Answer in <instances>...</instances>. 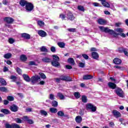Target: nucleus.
Listing matches in <instances>:
<instances>
[{
	"label": "nucleus",
	"mask_w": 128,
	"mask_h": 128,
	"mask_svg": "<svg viewBox=\"0 0 128 128\" xmlns=\"http://www.w3.org/2000/svg\"><path fill=\"white\" fill-rule=\"evenodd\" d=\"M112 114L116 118H120L121 116L120 113L116 110H114L112 111Z\"/></svg>",
	"instance_id": "10"
},
{
	"label": "nucleus",
	"mask_w": 128,
	"mask_h": 128,
	"mask_svg": "<svg viewBox=\"0 0 128 128\" xmlns=\"http://www.w3.org/2000/svg\"><path fill=\"white\" fill-rule=\"evenodd\" d=\"M10 110H12V112H18V107L14 104H13L10 106Z\"/></svg>",
	"instance_id": "13"
},
{
	"label": "nucleus",
	"mask_w": 128,
	"mask_h": 128,
	"mask_svg": "<svg viewBox=\"0 0 128 128\" xmlns=\"http://www.w3.org/2000/svg\"><path fill=\"white\" fill-rule=\"evenodd\" d=\"M113 62L115 64H122V60L118 58H115Z\"/></svg>",
	"instance_id": "18"
},
{
	"label": "nucleus",
	"mask_w": 128,
	"mask_h": 128,
	"mask_svg": "<svg viewBox=\"0 0 128 128\" xmlns=\"http://www.w3.org/2000/svg\"><path fill=\"white\" fill-rule=\"evenodd\" d=\"M58 116H64V113L62 111H59L57 113Z\"/></svg>",
	"instance_id": "43"
},
{
	"label": "nucleus",
	"mask_w": 128,
	"mask_h": 128,
	"mask_svg": "<svg viewBox=\"0 0 128 128\" xmlns=\"http://www.w3.org/2000/svg\"><path fill=\"white\" fill-rule=\"evenodd\" d=\"M66 68L67 70H72V67L70 65H66Z\"/></svg>",
	"instance_id": "61"
},
{
	"label": "nucleus",
	"mask_w": 128,
	"mask_h": 128,
	"mask_svg": "<svg viewBox=\"0 0 128 128\" xmlns=\"http://www.w3.org/2000/svg\"><path fill=\"white\" fill-rule=\"evenodd\" d=\"M38 34L42 36V38H45L46 36V32L42 30H39L38 32Z\"/></svg>",
	"instance_id": "11"
},
{
	"label": "nucleus",
	"mask_w": 128,
	"mask_h": 128,
	"mask_svg": "<svg viewBox=\"0 0 128 128\" xmlns=\"http://www.w3.org/2000/svg\"><path fill=\"white\" fill-rule=\"evenodd\" d=\"M86 110H91V111L92 112H94L96 110V107L94 106L92 104H88L86 105Z\"/></svg>",
	"instance_id": "5"
},
{
	"label": "nucleus",
	"mask_w": 128,
	"mask_h": 128,
	"mask_svg": "<svg viewBox=\"0 0 128 128\" xmlns=\"http://www.w3.org/2000/svg\"><path fill=\"white\" fill-rule=\"evenodd\" d=\"M94 76L92 75L86 74L83 76V80H92Z\"/></svg>",
	"instance_id": "22"
},
{
	"label": "nucleus",
	"mask_w": 128,
	"mask_h": 128,
	"mask_svg": "<svg viewBox=\"0 0 128 128\" xmlns=\"http://www.w3.org/2000/svg\"><path fill=\"white\" fill-rule=\"evenodd\" d=\"M61 80H65V82H72V78L68 76H61L60 77Z\"/></svg>",
	"instance_id": "7"
},
{
	"label": "nucleus",
	"mask_w": 128,
	"mask_h": 128,
	"mask_svg": "<svg viewBox=\"0 0 128 128\" xmlns=\"http://www.w3.org/2000/svg\"><path fill=\"white\" fill-rule=\"evenodd\" d=\"M16 71L18 74H22V70L20 68H16Z\"/></svg>",
	"instance_id": "48"
},
{
	"label": "nucleus",
	"mask_w": 128,
	"mask_h": 128,
	"mask_svg": "<svg viewBox=\"0 0 128 128\" xmlns=\"http://www.w3.org/2000/svg\"><path fill=\"white\" fill-rule=\"evenodd\" d=\"M53 60H56L59 62L60 60V57L56 55H52Z\"/></svg>",
	"instance_id": "36"
},
{
	"label": "nucleus",
	"mask_w": 128,
	"mask_h": 128,
	"mask_svg": "<svg viewBox=\"0 0 128 128\" xmlns=\"http://www.w3.org/2000/svg\"><path fill=\"white\" fill-rule=\"evenodd\" d=\"M68 62L72 66H74V60L73 58H68Z\"/></svg>",
	"instance_id": "24"
},
{
	"label": "nucleus",
	"mask_w": 128,
	"mask_h": 128,
	"mask_svg": "<svg viewBox=\"0 0 128 128\" xmlns=\"http://www.w3.org/2000/svg\"><path fill=\"white\" fill-rule=\"evenodd\" d=\"M5 128H12V124L10 125V124L6 123L5 124Z\"/></svg>",
	"instance_id": "52"
},
{
	"label": "nucleus",
	"mask_w": 128,
	"mask_h": 128,
	"mask_svg": "<svg viewBox=\"0 0 128 128\" xmlns=\"http://www.w3.org/2000/svg\"><path fill=\"white\" fill-rule=\"evenodd\" d=\"M49 98L52 100H54V95L53 94H50Z\"/></svg>",
	"instance_id": "58"
},
{
	"label": "nucleus",
	"mask_w": 128,
	"mask_h": 128,
	"mask_svg": "<svg viewBox=\"0 0 128 128\" xmlns=\"http://www.w3.org/2000/svg\"><path fill=\"white\" fill-rule=\"evenodd\" d=\"M29 66H37V64H36V62L34 61H30L29 62Z\"/></svg>",
	"instance_id": "54"
},
{
	"label": "nucleus",
	"mask_w": 128,
	"mask_h": 128,
	"mask_svg": "<svg viewBox=\"0 0 128 128\" xmlns=\"http://www.w3.org/2000/svg\"><path fill=\"white\" fill-rule=\"evenodd\" d=\"M82 56L84 58V60H88V56L86 54H82Z\"/></svg>",
	"instance_id": "56"
},
{
	"label": "nucleus",
	"mask_w": 128,
	"mask_h": 128,
	"mask_svg": "<svg viewBox=\"0 0 128 128\" xmlns=\"http://www.w3.org/2000/svg\"><path fill=\"white\" fill-rule=\"evenodd\" d=\"M98 24H100V26H104L106 24L107 22L106 20L103 18H99L98 20Z\"/></svg>",
	"instance_id": "8"
},
{
	"label": "nucleus",
	"mask_w": 128,
	"mask_h": 128,
	"mask_svg": "<svg viewBox=\"0 0 128 128\" xmlns=\"http://www.w3.org/2000/svg\"><path fill=\"white\" fill-rule=\"evenodd\" d=\"M84 64L82 62L79 63V66L80 68H84Z\"/></svg>",
	"instance_id": "62"
},
{
	"label": "nucleus",
	"mask_w": 128,
	"mask_h": 128,
	"mask_svg": "<svg viewBox=\"0 0 128 128\" xmlns=\"http://www.w3.org/2000/svg\"><path fill=\"white\" fill-rule=\"evenodd\" d=\"M115 31L117 32H120V34H122V32H124V29L122 28H117L115 29Z\"/></svg>",
	"instance_id": "37"
},
{
	"label": "nucleus",
	"mask_w": 128,
	"mask_h": 128,
	"mask_svg": "<svg viewBox=\"0 0 128 128\" xmlns=\"http://www.w3.org/2000/svg\"><path fill=\"white\" fill-rule=\"evenodd\" d=\"M34 4L30 2H28L26 4V6H25V9L27 12H32V10H34Z\"/></svg>",
	"instance_id": "2"
},
{
	"label": "nucleus",
	"mask_w": 128,
	"mask_h": 128,
	"mask_svg": "<svg viewBox=\"0 0 128 128\" xmlns=\"http://www.w3.org/2000/svg\"><path fill=\"white\" fill-rule=\"evenodd\" d=\"M40 80V77L38 75H35L30 78V82H31L32 84H35Z\"/></svg>",
	"instance_id": "3"
},
{
	"label": "nucleus",
	"mask_w": 128,
	"mask_h": 128,
	"mask_svg": "<svg viewBox=\"0 0 128 128\" xmlns=\"http://www.w3.org/2000/svg\"><path fill=\"white\" fill-rule=\"evenodd\" d=\"M36 22L40 28H44V21L38 20H36Z\"/></svg>",
	"instance_id": "20"
},
{
	"label": "nucleus",
	"mask_w": 128,
	"mask_h": 128,
	"mask_svg": "<svg viewBox=\"0 0 128 128\" xmlns=\"http://www.w3.org/2000/svg\"><path fill=\"white\" fill-rule=\"evenodd\" d=\"M40 114L42 116H48V112L44 110H40Z\"/></svg>",
	"instance_id": "39"
},
{
	"label": "nucleus",
	"mask_w": 128,
	"mask_h": 128,
	"mask_svg": "<svg viewBox=\"0 0 128 128\" xmlns=\"http://www.w3.org/2000/svg\"><path fill=\"white\" fill-rule=\"evenodd\" d=\"M123 52L125 54V56H128V52L127 48H126V50H124V52Z\"/></svg>",
	"instance_id": "63"
},
{
	"label": "nucleus",
	"mask_w": 128,
	"mask_h": 128,
	"mask_svg": "<svg viewBox=\"0 0 128 128\" xmlns=\"http://www.w3.org/2000/svg\"><path fill=\"white\" fill-rule=\"evenodd\" d=\"M115 92L116 94H117V96H119L120 98H124V91H122V88H116L115 90Z\"/></svg>",
	"instance_id": "4"
},
{
	"label": "nucleus",
	"mask_w": 128,
	"mask_h": 128,
	"mask_svg": "<svg viewBox=\"0 0 128 128\" xmlns=\"http://www.w3.org/2000/svg\"><path fill=\"white\" fill-rule=\"evenodd\" d=\"M52 106L54 108H56V106H58V102H56V100H53L52 102Z\"/></svg>",
	"instance_id": "42"
},
{
	"label": "nucleus",
	"mask_w": 128,
	"mask_h": 128,
	"mask_svg": "<svg viewBox=\"0 0 128 128\" xmlns=\"http://www.w3.org/2000/svg\"><path fill=\"white\" fill-rule=\"evenodd\" d=\"M22 38H25L26 40H30V35L26 33L22 34Z\"/></svg>",
	"instance_id": "19"
},
{
	"label": "nucleus",
	"mask_w": 128,
	"mask_h": 128,
	"mask_svg": "<svg viewBox=\"0 0 128 128\" xmlns=\"http://www.w3.org/2000/svg\"><path fill=\"white\" fill-rule=\"evenodd\" d=\"M105 8H110V6L108 2H106V1H104V2L102 4Z\"/></svg>",
	"instance_id": "33"
},
{
	"label": "nucleus",
	"mask_w": 128,
	"mask_h": 128,
	"mask_svg": "<svg viewBox=\"0 0 128 128\" xmlns=\"http://www.w3.org/2000/svg\"><path fill=\"white\" fill-rule=\"evenodd\" d=\"M20 60H21L22 62H26V60H28V58H26V55L23 54L20 56Z\"/></svg>",
	"instance_id": "29"
},
{
	"label": "nucleus",
	"mask_w": 128,
	"mask_h": 128,
	"mask_svg": "<svg viewBox=\"0 0 128 128\" xmlns=\"http://www.w3.org/2000/svg\"><path fill=\"white\" fill-rule=\"evenodd\" d=\"M78 8L79 10L84 12V8L82 6H78Z\"/></svg>",
	"instance_id": "49"
},
{
	"label": "nucleus",
	"mask_w": 128,
	"mask_h": 128,
	"mask_svg": "<svg viewBox=\"0 0 128 128\" xmlns=\"http://www.w3.org/2000/svg\"><path fill=\"white\" fill-rule=\"evenodd\" d=\"M39 74L41 78H43L44 80L46 78V76L44 73H39Z\"/></svg>",
	"instance_id": "45"
},
{
	"label": "nucleus",
	"mask_w": 128,
	"mask_h": 128,
	"mask_svg": "<svg viewBox=\"0 0 128 128\" xmlns=\"http://www.w3.org/2000/svg\"><path fill=\"white\" fill-rule=\"evenodd\" d=\"M0 92H6L7 90L6 88V87H0Z\"/></svg>",
	"instance_id": "57"
},
{
	"label": "nucleus",
	"mask_w": 128,
	"mask_h": 128,
	"mask_svg": "<svg viewBox=\"0 0 128 128\" xmlns=\"http://www.w3.org/2000/svg\"><path fill=\"white\" fill-rule=\"evenodd\" d=\"M28 2L24 0H20V6H26V4H28Z\"/></svg>",
	"instance_id": "23"
},
{
	"label": "nucleus",
	"mask_w": 128,
	"mask_h": 128,
	"mask_svg": "<svg viewBox=\"0 0 128 128\" xmlns=\"http://www.w3.org/2000/svg\"><path fill=\"white\" fill-rule=\"evenodd\" d=\"M82 102H88L87 97L85 96H82Z\"/></svg>",
	"instance_id": "40"
},
{
	"label": "nucleus",
	"mask_w": 128,
	"mask_h": 128,
	"mask_svg": "<svg viewBox=\"0 0 128 128\" xmlns=\"http://www.w3.org/2000/svg\"><path fill=\"white\" fill-rule=\"evenodd\" d=\"M0 112L5 114H10V110H8L7 109H2Z\"/></svg>",
	"instance_id": "31"
},
{
	"label": "nucleus",
	"mask_w": 128,
	"mask_h": 128,
	"mask_svg": "<svg viewBox=\"0 0 128 128\" xmlns=\"http://www.w3.org/2000/svg\"><path fill=\"white\" fill-rule=\"evenodd\" d=\"M12 128H20V126L18 124H12Z\"/></svg>",
	"instance_id": "51"
},
{
	"label": "nucleus",
	"mask_w": 128,
	"mask_h": 128,
	"mask_svg": "<svg viewBox=\"0 0 128 128\" xmlns=\"http://www.w3.org/2000/svg\"><path fill=\"white\" fill-rule=\"evenodd\" d=\"M22 76L24 78V80H25L27 82H30V76H28V75L26 74H23Z\"/></svg>",
	"instance_id": "14"
},
{
	"label": "nucleus",
	"mask_w": 128,
	"mask_h": 128,
	"mask_svg": "<svg viewBox=\"0 0 128 128\" xmlns=\"http://www.w3.org/2000/svg\"><path fill=\"white\" fill-rule=\"evenodd\" d=\"M75 120L78 124H80V122H82V116H76Z\"/></svg>",
	"instance_id": "17"
},
{
	"label": "nucleus",
	"mask_w": 128,
	"mask_h": 128,
	"mask_svg": "<svg viewBox=\"0 0 128 128\" xmlns=\"http://www.w3.org/2000/svg\"><path fill=\"white\" fill-rule=\"evenodd\" d=\"M14 120L17 124H22V120L20 118H15Z\"/></svg>",
	"instance_id": "44"
},
{
	"label": "nucleus",
	"mask_w": 128,
	"mask_h": 128,
	"mask_svg": "<svg viewBox=\"0 0 128 128\" xmlns=\"http://www.w3.org/2000/svg\"><path fill=\"white\" fill-rule=\"evenodd\" d=\"M126 48H124V47H120L118 48V50L119 52L122 54V52H124L126 50Z\"/></svg>",
	"instance_id": "34"
},
{
	"label": "nucleus",
	"mask_w": 128,
	"mask_h": 128,
	"mask_svg": "<svg viewBox=\"0 0 128 128\" xmlns=\"http://www.w3.org/2000/svg\"><path fill=\"white\" fill-rule=\"evenodd\" d=\"M66 18H67V20L72 22V20H74V18H76L74 17V14H72V13L70 12H68L67 14Z\"/></svg>",
	"instance_id": "6"
},
{
	"label": "nucleus",
	"mask_w": 128,
	"mask_h": 128,
	"mask_svg": "<svg viewBox=\"0 0 128 128\" xmlns=\"http://www.w3.org/2000/svg\"><path fill=\"white\" fill-rule=\"evenodd\" d=\"M99 28L101 32H104L110 34H118L114 30H110L107 27H104L102 26H100Z\"/></svg>",
	"instance_id": "1"
},
{
	"label": "nucleus",
	"mask_w": 128,
	"mask_h": 128,
	"mask_svg": "<svg viewBox=\"0 0 128 128\" xmlns=\"http://www.w3.org/2000/svg\"><path fill=\"white\" fill-rule=\"evenodd\" d=\"M92 58L94 60H98L99 58L98 54L96 52H92Z\"/></svg>",
	"instance_id": "15"
},
{
	"label": "nucleus",
	"mask_w": 128,
	"mask_h": 128,
	"mask_svg": "<svg viewBox=\"0 0 128 128\" xmlns=\"http://www.w3.org/2000/svg\"><path fill=\"white\" fill-rule=\"evenodd\" d=\"M8 40V42L11 44H14V38H10Z\"/></svg>",
	"instance_id": "53"
},
{
	"label": "nucleus",
	"mask_w": 128,
	"mask_h": 128,
	"mask_svg": "<svg viewBox=\"0 0 128 128\" xmlns=\"http://www.w3.org/2000/svg\"><path fill=\"white\" fill-rule=\"evenodd\" d=\"M108 86L109 88H112V90H114L116 88V84L114 83H112V82H110L108 83Z\"/></svg>",
	"instance_id": "16"
},
{
	"label": "nucleus",
	"mask_w": 128,
	"mask_h": 128,
	"mask_svg": "<svg viewBox=\"0 0 128 128\" xmlns=\"http://www.w3.org/2000/svg\"><path fill=\"white\" fill-rule=\"evenodd\" d=\"M60 18H62V20H66V15L64 14H60Z\"/></svg>",
	"instance_id": "50"
},
{
	"label": "nucleus",
	"mask_w": 128,
	"mask_h": 128,
	"mask_svg": "<svg viewBox=\"0 0 128 128\" xmlns=\"http://www.w3.org/2000/svg\"><path fill=\"white\" fill-rule=\"evenodd\" d=\"M50 112L52 114H56V112H58V109L54 108H50Z\"/></svg>",
	"instance_id": "28"
},
{
	"label": "nucleus",
	"mask_w": 128,
	"mask_h": 128,
	"mask_svg": "<svg viewBox=\"0 0 128 128\" xmlns=\"http://www.w3.org/2000/svg\"><path fill=\"white\" fill-rule=\"evenodd\" d=\"M58 45L60 48H64V46H66V44L63 42H59L58 43Z\"/></svg>",
	"instance_id": "30"
},
{
	"label": "nucleus",
	"mask_w": 128,
	"mask_h": 128,
	"mask_svg": "<svg viewBox=\"0 0 128 128\" xmlns=\"http://www.w3.org/2000/svg\"><path fill=\"white\" fill-rule=\"evenodd\" d=\"M93 6H100V4L98 2H94L93 3Z\"/></svg>",
	"instance_id": "64"
},
{
	"label": "nucleus",
	"mask_w": 128,
	"mask_h": 128,
	"mask_svg": "<svg viewBox=\"0 0 128 128\" xmlns=\"http://www.w3.org/2000/svg\"><path fill=\"white\" fill-rule=\"evenodd\" d=\"M22 120H26V122H28V116H24L22 118Z\"/></svg>",
	"instance_id": "60"
},
{
	"label": "nucleus",
	"mask_w": 128,
	"mask_h": 128,
	"mask_svg": "<svg viewBox=\"0 0 128 128\" xmlns=\"http://www.w3.org/2000/svg\"><path fill=\"white\" fill-rule=\"evenodd\" d=\"M74 94L76 98H80V94L78 92H74Z\"/></svg>",
	"instance_id": "35"
},
{
	"label": "nucleus",
	"mask_w": 128,
	"mask_h": 128,
	"mask_svg": "<svg viewBox=\"0 0 128 128\" xmlns=\"http://www.w3.org/2000/svg\"><path fill=\"white\" fill-rule=\"evenodd\" d=\"M14 18L10 17H6L4 18V22H6L7 24H12L14 22Z\"/></svg>",
	"instance_id": "9"
},
{
	"label": "nucleus",
	"mask_w": 128,
	"mask_h": 128,
	"mask_svg": "<svg viewBox=\"0 0 128 128\" xmlns=\"http://www.w3.org/2000/svg\"><path fill=\"white\" fill-rule=\"evenodd\" d=\"M115 36H122V38H126V34L124 33H121V34H118L116 33V34H114Z\"/></svg>",
	"instance_id": "47"
},
{
	"label": "nucleus",
	"mask_w": 128,
	"mask_h": 128,
	"mask_svg": "<svg viewBox=\"0 0 128 128\" xmlns=\"http://www.w3.org/2000/svg\"><path fill=\"white\" fill-rule=\"evenodd\" d=\"M57 96L60 98V100H64L66 98L64 96V94L62 92H58L57 94Z\"/></svg>",
	"instance_id": "25"
},
{
	"label": "nucleus",
	"mask_w": 128,
	"mask_h": 128,
	"mask_svg": "<svg viewBox=\"0 0 128 128\" xmlns=\"http://www.w3.org/2000/svg\"><path fill=\"white\" fill-rule=\"evenodd\" d=\"M4 58L8 60V58H12V54H10V53H7V54H4Z\"/></svg>",
	"instance_id": "27"
},
{
	"label": "nucleus",
	"mask_w": 128,
	"mask_h": 128,
	"mask_svg": "<svg viewBox=\"0 0 128 128\" xmlns=\"http://www.w3.org/2000/svg\"><path fill=\"white\" fill-rule=\"evenodd\" d=\"M67 30L70 32H76V30L75 28H68Z\"/></svg>",
	"instance_id": "38"
},
{
	"label": "nucleus",
	"mask_w": 128,
	"mask_h": 128,
	"mask_svg": "<svg viewBox=\"0 0 128 128\" xmlns=\"http://www.w3.org/2000/svg\"><path fill=\"white\" fill-rule=\"evenodd\" d=\"M10 78V80H12V82H16V76H11Z\"/></svg>",
	"instance_id": "55"
},
{
	"label": "nucleus",
	"mask_w": 128,
	"mask_h": 128,
	"mask_svg": "<svg viewBox=\"0 0 128 128\" xmlns=\"http://www.w3.org/2000/svg\"><path fill=\"white\" fill-rule=\"evenodd\" d=\"M0 82L2 86H6V82L2 78H0Z\"/></svg>",
	"instance_id": "32"
},
{
	"label": "nucleus",
	"mask_w": 128,
	"mask_h": 128,
	"mask_svg": "<svg viewBox=\"0 0 128 128\" xmlns=\"http://www.w3.org/2000/svg\"><path fill=\"white\" fill-rule=\"evenodd\" d=\"M50 50L52 52H56V48L54 46H52L50 48Z\"/></svg>",
	"instance_id": "59"
},
{
	"label": "nucleus",
	"mask_w": 128,
	"mask_h": 128,
	"mask_svg": "<svg viewBox=\"0 0 128 128\" xmlns=\"http://www.w3.org/2000/svg\"><path fill=\"white\" fill-rule=\"evenodd\" d=\"M40 52H48V50L45 46H42L40 48Z\"/></svg>",
	"instance_id": "26"
},
{
	"label": "nucleus",
	"mask_w": 128,
	"mask_h": 128,
	"mask_svg": "<svg viewBox=\"0 0 128 128\" xmlns=\"http://www.w3.org/2000/svg\"><path fill=\"white\" fill-rule=\"evenodd\" d=\"M79 114L80 116H84V109H80L79 111Z\"/></svg>",
	"instance_id": "46"
},
{
	"label": "nucleus",
	"mask_w": 128,
	"mask_h": 128,
	"mask_svg": "<svg viewBox=\"0 0 128 128\" xmlns=\"http://www.w3.org/2000/svg\"><path fill=\"white\" fill-rule=\"evenodd\" d=\"M42 60L44 62H51L52 59L48 57H44L42 59Z\"/></svg>",
	"instance_id": "21"
},
{
	"label": "nucleus",
	"mask_w": 128,
	"mask_h": 128,
	"mask_svg": "<svg viewBox=\"0 0 128 128\" xmlns=\"http://www.w3.org/2000/svg\"><path fill=\"white\" fill-rule=\"evenodd\" d=\"M7 100L10 102H12L14 100V98L12 96H7Z\"/></svg>",
	"instance_id": "41"
},
{
	"label": "nucleus",
	"mask_w": 128,
	"mask_h": 128,
	"mask_svg": "<svg viewBox=\"0 0 128 128\" xmlns=\"http://www.w3.org/2000/svg\"><path fill=\"white\" fill-rule=\"evenodd\" d=\"M51 64L53 66H55V68H58V66H60V64L58 62V61L54 60L51 61Z\"/></svg>",
	"instance_id": "12"
}]
</instances>
